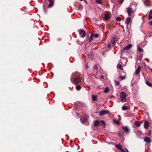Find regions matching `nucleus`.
Masks as SVG:
<instances>
[{"instance_id": "obj_15", "label": "nucleus", "mask_w": 152, "mask_h": 152, "mask_svg": "<svg viewBox=\"0 0 152 152\" xmlns=\"http://www.w3.org/2000/svg\"><path fill=\"white\" fill-rule=\"evenodd\" d=\"M149 122L147 121H145L144 123V126L145 128L147 129L149 126Z\"/></svg>"}, {"instance_id": "obj_18", "label": "nucleus", "mask_w": 152, "mask_h": 152, "mask_svg": "<svg viewBox=\"0 0 152 152\" xmlns=\"http://www.w3.org/2000/svg\"><path fill=\"white\" fill-rule=\"evenodd\" d=\"M135 133L138 135H140L141 134L142 132L141 130H138L135 131Z\"/></svg>"}, {"instance_id": "obj_8", "label": "nucleus", "mask_w": 152, "mask_h": 152, "mask_svg": "<svg viewBox=\"0 0 152 152\" xmlns=\"http://www.w3.org/2000/svg\"><path fill=\"white\" fill-rule=\"evenodd\" d=\"M131 19L130 17H127L125 21V23L128 26L130 22L131 21Z\"/></svg>"}, {"instance_id": "obj_27", "label": "nucleus", "mask_w": 152, "mask_h": 152, "mask_svg": "<svg viewBox=\"0 0 152 152\" xmlns=\"http://www.w3.org/2000/svg\"><path fill=\"white\" fill-rule=\"evenodd\" d=\"M100 124L102 125H103L104 127H105V124L104 121H100Z\"/></svg>"}, {"instance_id": "obj_1", "label": "nucleus", "mask_w": 152, "mask_h": 152, "mask_svg": "<svg viewBox=\"0 0 152 152\" xmlns=\"http://www.w3.org/2000/svg\"><path fill=\"white\" fill-rule=\"evenodd\" d=\"M70 80L72 83L76 84H78L81 81L79 75L76 73L72 74Z\"/></svg>"}, {"instance_id": "obj_30", "label": "nucleus", "mask_w": 152, "mask_h": 152, "mask_svg": "<svg viewBox=\"0 0 152 152\" xmlns=\"http://www.w3.org/2000/svg\"><path fill=\"white\" fill-rule=\"evenodd\" d=\"M137 50L138 51L140 52H142L143 51V49L139 46L137 47Z\"/></svg>"}, {"instance_id": "obj_44", "label": "nucleus", "mask_w": 152, "mask_h": 152, "mask_svg": "<svg viewBox=\"0 0 152 152\" xmlns=\"http://www.w3.org/2000/svg\"><path fill=\"white\" fill-rule=\"evenodd\" d=\"M80 0V1H83L84 0Z\"/></svg>"}, {"instance_id": "obj_20", "label": "nucleus", "mask_w": 152, "mask_h": 152, "mask_svg": "<svg viewBox=\"0 0 152 152\" xmlns=\"http://www.w3.org/2000/svg\"><path fill=\"white\" fill-rule=\"evenodd\" d=\"M145 83L146 84L148 85V86L151 87H152V84L149 83L148 81L146 80L145 81Z\"/></svg>"}, {"instance_id": "obj_32", "label": "nucleus", "mask_w": 152, "mask_h": 152, "mask_svg": "<svg viewBox=\"0 0 152 152\" xmlns=\"http://www.w3.org/2000/svg\"><path fill=\"white\" fill-rule=\"evenodd\" d=\"M116 20L117 21H120L121 20V18L119 17H118L116 18Z\"/></svg>"}, {"instance_id": "obj_31", "label": "nucleus", "mask_w": 152, "mask_h": 152, "mask_svg": "<svg viewBox=\"0 0 152 152\" xmlns=\"http://www.w3.org/2000/svg\"><path fill=\"white\" fill-rule=\"evenodd\" d=\"M113 122L114 124H119V122L117 120H113Z\"/></svg>"}, {"instance_id": "obj_24", "label": "nucleus", "mask_w": 152, "mask_h": 152, "mask_svg": "<svg viewBox=\"0 0 152 152\" xmlns=\"http://www.w3.org/2000/svg\"><path fill=\"white\" fill-rule=\"evenodd\" d=\"M104 18L105 20H107L109 18V16L108 14L106 13V14L104 16Z\"/></svg>"}, {"instance_id": "obj_22", "label": "nucleus", "mask_w": 152, "mask_h": 152, "mask_svg": "<svg viewBox=\"0 0 152 152\" xmlns=\"http://www.w3.org/2000/svg\"><path fill=\"white\" fill-rule=\"evenodd\" d=\"M129 108V107L127 106H123L122 107V109L123 110H126L127 109H128Z\"/></svg>"}, {"instance_id": "obj_6", "label": "nucleus", "mask_w": 152, "mask_h": 152, "mask_svg": "<svg viewBox=\"0 0 152 152\" xmlns=\"http://www.w3.org/2000/svg\"><path fill=\"white\" fill-rule=\"evenodd\" d=\"M109 113V112L108 110H104L100 111L99 113V114L100 115H102L105 114Z\"/></svg>"}, {"instance_id": "obj_25", "label": "nucleus", "mask_w": 152, "mask_h": 152, "mask_svg": "<svg viewBox=\"0 0 152 152\" xmlns=\"http://www.w3.org/2000/svg\"><path fill=\"white\" fill-rule=\"evenodd\" d=\"M86 117H84L82 118H81L80 119V121L81 122L83 123L86 121Z\"/></svg>"}, {"instance_id": "obj_23", "label": "nucleus", "mask_w": 152, "mask_h": 152, "mask_svg": "<svg viewBox=\"0 0 152 152\" xmlns=\"http://www.w3.org/2000/svg\"><path fill=\"white\" fill-rule=\"evenodd\" d=\"M134 124L137 127H139L140 126V125L139 122L138 121H136L134 123Z\"/></svg>"}, {"instance_id": "obj_37", "label": "nucleus", "mask_w": 152, "mask_h": 152, "mask_svg": "<svg viewBox=\"0 0 152 152\" xmlns=\"http://www.w3.org/2000/svg\"><path fill=\"white\" fill-rule=\"evenodd\" d=\"M94 37L95 38H97L99 37V35L97 34H95L94 33Z\"/></svg>"}, {"instance_id": "obj_5", "label": "nucleus", "mask_w": 152, "mask_h": 152, "mask_svg": "<svg viewBox=\"0 0 152 152\" xmlns=\"http://www.w3.org/2000/svg\"><path fill=\"white\" fill-rule=\"evenodd\" d=\"M115 146L116 148L120 150L121 152H126L125 150L122 148V146L120 144L116 145ZM126 152H129L127 149H126Z\"/></svg>"}, {"instance_id": "obj_11", "label": "nucleus", "mask_w": 152, "mask_h": 152, "mask_svg": "<svg viewBox=\"0 0 152 152\" xmlns=\"http://www.w3.org/2000/svg\"><path fill=\"white\" fill-rule=\"evenodd\" d=\"M123 129H124L125 132L127 133H128L129 131V129L127 127V126H126L125 127H124L123 128Z\"/></svg>"}, {"instance_id": "obj_29", "label": "nucleus", "mask_w": 152, "mask_h": 152, "mask_svg": "<svg viewBox=\"0 0 152 152\" xmlns=\"http://www.w3.org/2000/svg\"><path fill=\"white\" fill-rule=\"evenodd\" d=\"M81 86L80 85H78L76 87V89L78 91L80 90L81 89Z\"/></svg>"}, {"instance_id": "obj_28", "label": "nucleus", "mask_w": 152, "mask_h": 152, "mask_svg": "<svg viewBox=\"0 0 152 152\" xmlns=\"http://www.w3.org/2000/svg\"><path fill=\"white\" fill-rule=\"evenodd\" d=\"M117 68H119L120 69H122V67L121 64H118L117 65Z\"/></svg>"}, {"instance_id": "obj_16", "label": "nucleus", "mask_w": 152, "mask_h": 152, "mask_svg": "<svg viewBox=\"0 0 152 152\" xmlns=\"http://www.w3.org/2000/svg\"><path fill=\"white\" fill-rule=\"evenodd\" d=\"M144 3L146 6H149L150 4L149 0H145L144 1Z\"/></svg>"}, {"instance_id": "obj_42", "label": "nucleus", "mask_w": 152, "mask_h": 152, "mask_svg": "<svg viewBox=\"0 0 152 152\" xmlns=\"http://www.w3.org/2000/svg\"><path fill=\"white\" fill-rule=\"evenodd\" d=\"M86 66L87 69H88V65L86 64Z\"/></svg>"}, {"instance_id": "obj_38", "label": "nucleus", "mask_w": 152, "mask_h": 152, "mask_svg": "<svg viewBox=\"0 0 152 152\" xmlns=\"http://www.w3.org/2000/svg\"><path fill=\"white\" fill-rule=\"evenodd\" d=\"M93 68H94V70H96L97 68V67L96 66V65L94 66Z\"/></svg>"}, {"instance_id": "obj_3", "label": "nucleus", "mask_w": 152, "mask_h": 152, "mask_svg": "<svg viewBox=\"0 0 152 152\" xmlns=\"http://www.w3.org/2000/svg\"><path fill=\"white\" fill-rule=\"evenodd\" d=\"M131 5H130L127 8V12L129 16H130L132 13L134 12V11L132 8L131 7Z\"/></svg>"}, {"instance_id": "obj_45", "label": "nucleus", "mask_w": 152, "mask_h": 152, "mask_svg": "<svg viewBox=\"0 0 152 152\" xmlns=\"http://www.w3.org/2000/svg\"><path fill=\"white\" fill-rule=\"evenodd\" d=\"M151 71L152 72V69H151Z\"/></svg>"}, {"instance_id": "obj_39", "label": "nucleus", "mask_w": 152, "mask_h": 152, "mask_svg": "<svg viewBox=\"0 0 152 152\" xmlns=\"http://www.w3.org/2000/svg\"><path fill=\"white\" fill-rule=\"evenodd\" d=\"M108 47L110 48H111V46L110 44H108Z\"/></svg>"}, {"instance_id": "obj_4", "label": "nucleus", "mask_w": 152, "mask_h": 152, "mask_svg": "<svg viewBox=\"0 0 152 152\" xmlns=\"http://www.w3.org/2000/svg\"><path fill=\"white\" fill-rule=\"evenodd\" d=\"M78 31L80 36L82 38L84 37L86 34L85 31L83 29L79 30Z\"/></svg>"}, {"instance_id": "obj_34", "label": "nucleus", "mask_w": 152, "mask_h": 152, "mask_svg": "<svg viewBox=\"0 0 152 152\" xmlns=\"http://www.w3.org/2000/svg\"><path fill=\"white\" fill-rule=\"evenodd\" d=\"M119 78L121 79V80H124L125 79V76H123L121 75H120L119 76Z\"/></svg>"}, {"instance_id": "obj_14", "label": "nucleus", "mask_w": 152, "mask_h": 152, "mask_svg": "<svg viewBox=\"0 0 152 152\" xmlns=\"http://www.w3.org/2000/svg\"><path fill=\"white\" fill-rule=\"evenodd\" d=\"M144 141L146 142L149 143L151 142V140L149 138L146 137L144 138Z\"/></svg>"}, {"instance_id": "obj_10", "label": "nucleus", "mask_w": 152, "mask_h": 152, "mask_svg": "<svg viewBox=\"0 0 152 152\" xmlns=\"http://www.w3.org/2000/svg\"><path fill=\"white\" fill-rule=\"evenodd\" d=\"M49 4L48 5L49 7H52L53 5V1L52 0H48Z\"/></svg>"}, {"instance_id": "obj_9", "label": "nucleus", "mask_w": 152, "mask_h": 152, "mask_svg": "<svg viewBox=\"0 0 152 152\" xmlns=\"http://www.w3.org/2000/svg\"><path fill=\"white\" fill-rule=\"evenodd\" d=\"M141 66L140 65H139L138 68L137 69L135 72V74L137 75H139L140 71Z\"/></svg>"}, {"instance_id": "obj_17", "label": "nucleus", "mask_w": 152, "mask_h": 152, "mask_svg": "<svg viewBox=\"0 0 152 152\" xmlns=\"http://www.w3.org/2000/svg\"><path fill=\"white\" fill-rule=\"evenodd\" d=\"M94 33H92L88 40V42H90L93 39L94 37Z\"/></svg>"}, {"instance_id": "obj_2", "label": "nucleus", "mask_w": 152, "mask_h": 152, "mask_svg": "<svg viewBox=\"0 0 152 152\" xmlns=\"http://www.w3.org/2000/svg\"><path fill=\"white\" fill-rule=\"evenodd\" d=\"M126 94L124 91H121L120 94V98L122 102H124L126 101Z\"/></svg>"}, {"instance_id": "obj_40", "label": "nucleus", "mask_w": 152, "mask_h": 152, "mask_svg": "<svg viewBox=\"0 0 152 152\" xmlns=\"http://www.w3.org/2000/svg\"><path fill=\"white\" fill-rule=\"evenodd\" d=\"M76 114L77 116H79V114L78 113H76Z\"/></svg>"}, {"instance_id": "obj_12", "label": "nucleus", "mask_w": 152, "mask_h": 152, "mask_svg": "<svg viewBox=\"0 0 152 152\" xmlns=\"http://www.w3.org/2000/svg\"><path fill=\"white\" fill-rule=\"evenodd\" d=\"M132 47L131 44H129L127 46L125 47L123 49V50H127L131 48Z\"/></svg>"}, {"instance_id": "obj_43", "label": "nucleus", "mask_w": 152, "mask_h": 152, "mask_svg": "<svg viewBox=\"0 0 152 152\" xmlns=\"http://www.w3.org/2000/svg\"><path fill=\"white\" fill-rule=\"evenodd\" d=\"M99 87H100V86H98V88H99Z\"/></svg>"}, {"instance_id": "obj_13", "label": "nucleus", "mask_w": 152, "mask_h": 152, "mask_svg": "<svg viewBox=\"0 0 152 152\" xmlns=\"http://www.w3.org/2000/svg\"><path fill=\"white\" fill-rule=\"evenodd\" d=\"M100 124V122L98 121H94V125L96 127L99 126Z\"/></svg>"}, {"instance_id": "obj_36", "label": "nucleus", "mask_w": 152, "mask_h": 152, "mask_svg": "<svg viewBox=\"0 0 152 152\" xmlns=\"http://www.w3.org/2000/svg\"><path fill=\"white\" fill-rule=\"evenodd\" d=\"M124 0H120L118 1V3L121 4L123 3Z\"/></svg>"}, {"instance_id": "obj_41", "label": "nucleus", "mask_w": 152, "mask_h": 152, "mask_svg": "<svg viewBox=\"0 0 152 152\" xmlns=\"http://www.w3.org/2000/svg\"><path fill=\"white\" fill-rule=\"evenodd\" d=\"M149 24L151 25H152V21H151L149 23Z\"/></svg>"}, {"instance_id": "obj_21", "label": "nucleus", "mask_w": 152, "mask_h": 152, "mask_svg": "<svg viewBox=\"0 0 152 152\" xmlns=\"http://www.w3.org/2000/svg\"><path fill=\"white\" fill-rule=\"evenodd\" d=\"M148 18L150 19L152 18V10H151L150 11Z\"/></svg>"}, {"instance_id": "obj_35", "label": "nucleus", "mask_w": 152, "mask_h": 152, "mask_svg": "<svg viewBox=\"0 0 152 152\" xmlns=\"http://www.w3.org/2000/svg\"><path fill=\"white\" fill-rule=\"evenodd\" d=\"M115 82V84L116 85H118L119 84V82H118V81H117V80H115L114 81Z\"/></svg>"}, {"instance_id": "obj_7", "label": "nucleus", "mask_w": 152, "mask_h": 152, "mask_svg": "<svg viewBox=\"0 0 152 152\" xmlns=\"http://www.w3.org/2000/svg\"><path fill=\"white\" fill-rule=\"evenodd\" d=\"M116 39L115 37H112L111 39L110 44L113 46H114L116 44Z\"/></svg>"}, {"instance_id": "obj_26", "label": "nucleus", "mask_w": 152, "mask_h": 152, "mask_svg": "<svg viewBox=\"0 0 152 152\" xmlns=\"http://www.w3.org/2000/svg\"><path fill=\"white\" fill-rule=\"evenodd\" d=\"M92 99L93 101H95L97 100V97L96 96L92 95Z\"/></svg>"}, {"instance_id": "obj_33", "label": "nucleus", "mask_w": 152, "mask_h": 152, "mask_svg": "<svg viewBox=\"0 0 152 152\" xmlns=\"http://www.w3.org/2000/svg\"><path fill=\"white\" fill-rule=\"evenodd\" d=\"M96 3L97 4H102V2L100 0H97L96 1Z\"/></svg>"}, {"instance_id": "obj_19", "label": "nucleus", "mask_w": 152, "mask_h": 152, "mask_svg": "<svg viewBox=\"0 0 152 152\" xmlns=\"http://www.w3.org/2000/svg\"><path fill=\"white\" fill-rule=\"evenodd\" d=\"M109 88L108 87H107L104 91V92L105 93H107L109 91Z\"/></svg>"}]
</instances>
